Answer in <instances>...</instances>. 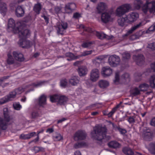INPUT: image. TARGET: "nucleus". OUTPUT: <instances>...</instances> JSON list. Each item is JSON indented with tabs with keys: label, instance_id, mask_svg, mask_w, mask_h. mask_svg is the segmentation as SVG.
I'll return each instance as SVG.
<instances>
[{
	"label": "nucleus",
	"instance_id": "nucleus-43",
	"mask_svg": "<svg viewBox=\"0 0 155 155\" xmlns=\"http://www.w3.org/2000/svg\"><path fill=\"white\" fill-rule=\"evenodd\" d=\"M96 35L99 38L101 39H104L105 37V34L102 32H97Z\"/></svg>",
	"mask_w": 155,
	"mask_h": 155
},
{
	"label": "nucleus",
	"instance_id": "nucleus-62",
	"mask_svg": "<svg viewBox=\"0 0 155 155\" xmlns=\"http://www.w3.org/2000/svg\"><path fill=\"white\" fill-rule=\"evenodd\" d=\"M82 27L83 28L84 31H87L89 32H91L93 31L90 28H86L85 27L84 25H82Z\"/></svg>",
	"mask_w": 155,
	"mask_h": 155
},
{
	"label": "nucleus",
	"instance_id": "nucleus-49",
	"mask_svg": "<svg viewBox=\"0 0 155 155\" xmlns=\"http://www.w3.org/2000/svg\"><path fill=\"white\" fill-rule=\"evenodd\" d=\"M14 91L17 95L21 94L24 91V90L22 87H19L17 89H15Z\"/></svg>",
	"mask_w": 155,
	"mask_h": 155
},
{
	"label": "nucleus",
	"instance_id": "nucleus-36",
	"mask_svg": "<svg viewBox=\"0 0 155 155\" xmlns=\"http://www.w3.org/2000/svg\"><path fill=\"white\" fill-rule=\"evenodd\" d=\"M6 4L4 3L0 4V11L2 13H5L7 11Z\"/></svg>",
	"mask_w": 155,
	"mask_h": 155
},
{
	"label": "nucleus",
	"instance_id": "nucleus-12",
	"mask_svg": "<svg viewBox=\"0 0 155 155\" xmlns=\"http://www.w3.org/2000/svg\"><path fill=\"white\" fill-rule=\"evenodd\" d=\"M133 58L136 61L137 64L139 66H141L144 63V58L143 56L141 54L134 55Z\"/></svg>",
	"mask_w": 155,
	"mask_h": 155
},
{
	"label": "nucleus",
	"instance_id": "nucleus-6",
	"mask_svg": "<svg viewBox=\"0 0 155 155\" xmlns=\"http://www.w3.org/2000/svg\"><path fill=\"white\" fill-rule=\"evenodd\" d=\"M120 61L119 57L116 55L110 56L108 58V62L109 64L112 67H116Z\"/></svg>",
	"mask_w": 155,
	"mask_h": 155
},
{
	"label": "nucleus",
	"instance_id": "nucleus-54",
	"mask_svg": "<svg viewBox=\"0 0 155 155\" xmlns=\"http://www.w3.org/2000/svg\"><path fill=\"white\" fill-rule=\"evenodd\" d=\"M92 52V51L91 50L89 51H84V52H82L81 53V56L82 57H83L87 55H88L91 54Z\"/></svg>",
	"mask_w": 155,
	"mask_h": 155
},
{
	"label": "nucleus",
	"instance_id": "nucleus-25",
	"mask_svg": "<svg viewBox=\"0 0 155 155\" xmlns=\"http://www.w3.org/2000/svg\"><path fill=\"white\" fill-rule=\"evenodd\" d=\"M42 8L41 4L39 2L35 4L33 7V10L36 13V15H39L40 13V11Z\"/></svg>",
	"mask_w": 155,
	"mask_h": 155
},
{
	"label": "nucleus",
	"instance_id": "nucleus-56",
	"mask_svg": "<svg viewBox=\"0 0 155 155\" xmlns=\"http://www.w3.org/2000/svg\"><path fill=\"white\" fill-rule=\"evenodd\" d=\"M143 139L145 141H150L152 140V136H143Z\"/></svg>",
	"mask_w": 155,
	"mask_h": 155
},
{
	"label": "nucleus",
	"instance_id": "nucleus-41",
	"mask_svg": "<svg viewBox=\"0 0 155 155\" xmlns=\"http://www.w3.org/2000/svg\"><path fill=\"white\" fill-rule=\"evenodd\" d=\"M74 54L71 52H68L65 54V56L66 57H68L69 58L67 59V60L69 61H71L73 60Z\"/></svg>",
	"mask_w": 155,
	"mask_h": 155
},
{
	"label": "nucleus",
	"instance_id": "nucleus-51",
	"mask_svg": "<svg viewBox=\"0 0 155 155\" xmlns=\"http://www.w3.org/2000/svg\"><path fill=\"white\" fill-rule=\"evenodd\" d=\"M115 79L114 80V83L118 82L119 81V72H117L115 73Z\"/></svg>",
	"mask_w": 155,
	"mask_h": 155
},
{
	"label": "nucleus",
	"instance_id": "nucleus-23",
	"mask_svg": "<svg viewBox=\"0 0 155 155\" xmlns=\"http://www.w3.org/2000/svg\"><path fill=\"white\" fill-rule=\"evenodd\" d=\"M142 25V23L140 22L136 25L132 27L130 30H129L127 33L124 35V36H127L133 32L136 29L139 28Z\"/></svg>",
	"mask_w": 155,
	"mask_h": 155
},
{
	"label": "nucleus",
	"instance_id": "nucleus-21",
	"mask_svg": "<svg viewBox=\"0 0 155 155\" xmlns=\"http://www.w3.org/2000/svg\"><path fill=\"white\" fill-rule=\"evenodd\" d=\"M78 71L80 76H84L87 74V69L85 66H81L78 68Z\"/></svg>",
	"mask_w": 155,
	"mask_h": 155
},
{
	"label": "nucleus",
	"instance_id": "nucleus-7",
	"mask_svg": "<svg viewBox=\"0 0 155 155\" xmlns=\"http://www.w3.org/2000/svg\"><path fill=\"white\" fill-rule=\"evenodd\" d=\"M86 136H74V140L79 142L74 144V147L75 148H78L86 146V144L84 142H80L81 140H84Z\"/></svg>",
	"mask_w": 155,
	"mask_h": 155
},
{
	"label": "nucleus",
	"instance_id": "nucleus-13",
	"mask_svg": "<svg viewBox=\"0 0 155 155\" xmlns=\"http://www.w3.org/2000/svg\"><path fill=\"white\" fill-rule=\"evenodd\" d=\"M127 17L129 23H130L137 19L138 18L139 14L136 12H133L130 13Z\"/></svg>",
	"mask_w": 155,
	"mask_h": 155
},
{
	"label": "nucleus",
	"instance_id": "nucleus-39",
	"mask_svg": "<svg viewBox=\"0 0 155 155\" xmlns=\"http://www.w3.org/2000/svg\"><path fill=\"white\" fill-rule=\"evenodd\" d=\"M44 150V148L41 147H35L32 149V151L35 153L39 151H43Z\"/></svg>",
	"mask_w": 155,
	"mask_h": 155
},
{
	"label": "nucleus",
	"instance_id": "nucleus-44",
	"mask_svg": "<svg viewBox=\"0 0 155 155\" xmlns=\"http://www.w3.org/2000/svg\"><path fill=\"white\" fill-rule=\"evenodd\" d=\"M116 128L122 135H123L127 132V131L125 129L121 128L119 126H117Z\"/></svg>",
	"mask_w": 155,
	"mask_h": 155
},
{
	"label": "nucleus",
	"instance_id": "nucleus-45",
	"mask_svg": "<svg viewBox=\"0 0 155 155\" xmlns=\"http://www.w3.org/2000/svg\"><path fill=\"white\" fill-rule=\"evenodd\" d=\"M43 131V130H42L40 131H38L37 133H36L35 132H32L30 133H29L28 134H26V135H24L23 136H38L40 133H42ZM20 136H23L22 134Z\"/></svg>",
	"mask_w": 155,
	"mask_h": 155
},
{
	"label": "nucleus",
	"instance_id": "nucleus-60",
	"mask_svg": "<svg viewBox=\"0 0 155 155\" xmlns=\"http://www.w3.org/2000/svg\"><path fill=\"white\" fill-rule=\"evenodd\" d=\"M148 47L152 50H155V42L149 44Z\"/></svg>",
	"mask_w": 155,
	"mask_h": 155
},
{
	"label": "nucleus",
	"instance_id": "nucleus-4",
	"mask_svg": "<svg viewBox=\"0 0 155 155\" xmlns=\"http://www.w3.org/2000/svg\"><path fill=\"white\" fill-rule=\"evenodd\" d=\"M56 26L58 34L63 35L65 32V30L68 28V24L66 22L61 21L57 23Z\"/></svg>",
	"mask_w": 155,
	"mask_h": 155
},
{
	"label": "nucleus",
	"instance_id": "nucleus-14",
	"mask_svg": "<svg viewBox=\"0 0 155 155\" xmlns=\"http://www.w3.org/2000/svg\"><path fill=\"white\" fill-rule=\"evenodd\" d=\"M111 16V13L107 12H104L101 15V21L104 23H107L110 21Z\"/></svg>",
	"mask_w": 155,
	"mask_h": 155
},
{
	"label": "nucleus",
	"instance_id": "nucleus-40",
	"mask_svg": "<svg viewBox=\"0 0 155 155\" xmlns=\"http://www.w3.org/2000/svg\"><path fill=\"white\" fill-rule=\"evenodd\" d=\"M149 87V85L148 84L146 83H144L140 85L139 87L141 91H144L146 90Z\"/></svg>",
	"mask_w": 155,
	"mask_h": 155
},
{
	"label": "nucleus",
	"instance_id": "nucleus-30",
	"mask_svg": "<svg viewBox=\"0 0 155 155\" xmlns=\"http://www.w3.org/2000/svg\"><path fill=\"white\" fill-rule=\"evenodd\" d=\"M143 2L141 0H135L134 2V6L137 9H139L140 8Z\"/></svg>",
	"mask_w": 155,
	"mask_h": 155
},
{
	"label": "nucleus",
	"instance_id": "nucleus-10",
	"mask_svg": "<svg viewBox=\"0 0 155 155\" xmlns=\"http://www.w3.org/2000/svg\"><path fill=\"white\" fill-rule=\"evenodd\" d=\"M76 8V5L75 3H68L65 5L64 9L66 13H70L75 10Z\"/></svg>",
	"mask_w": 155,
	"mask_h": 155
},
{
	"label": "nucleus",
	"instance_id": "nucleus-27",
	"mask_svg": "<svg viewBox=\"0 0 155 155\" xmlns=\"http://www.w3.org/2000/svg\"><path fill=\"white\" fill-rule=\"evenodd\" d=\"M99 86L101 88H104L108 87L109 83L107 81L104 80H101L98 82Z\"/></svg>",
	"mask_w": 155,
	"mask_h": 155
},
{
	"label": "nucleus",
	"instance_id": "nucleus-37",
	"mask_svg": "<svg viewBox=\"0 0 155 155\" xmlns=\"http://www.w3.org/2000/svg\"><path fill=\"white\" fill-rule=\"evenodd\" d=\"M140 91H141L140 89L138 88H135L132 91L131 94L134 96H136L139 95L140 93Z\"/></svg>",
	"mask_w": 155,
	"mask_h": 155
},
{
	"label": "nucleus",
	"instance_id": "nucleus-34",
	"mask_svg": "<svg viewBox=\"0 0 155 155\" xmlns=\"http://www.w3.org/2000/svg\"><path fill=\"white\" fill-rule=\"evenodd\" d=\"M60 95L55 94L52 96H51L50 97V101L52 102H58L59 103V99L60 98Z\"/></svg>",
	"mask_w": 155,
	"mask_h": 155
},
{
	"label": "nucleus",
	"instance_id": "nucleus-52",
	"mask_svg": "<svg viewBox=\"0 0 155 155\" xmlns=\"http://www.w3.org/2000/svg\"><path fill=\"white\" fill-rule=\"evenodd\" d=\"M92 44L91 42H84L82 44V46L84 48H86L90 46Z\"/></svg>",
	"mask_w": 155,
	"mask_h": 155
},
{
	"label": "nucleus",
	"instance_id": "nucleus-16",
	"mask_svg": "<svg viewBox=\"0 0 155 155\" xmlns=\"http://www.w3.org/2000/svg\"><path fill=\"white\" fill-rule=\"evenodd\" d=\"M13 56L15 59L19 61H22L24 60V58L23 55L21 53L16 51H14L13 52Z\"/></svg>",
	"mask_w": 155,
	"mask_h": 155
},
{
	"label": "nucleus",
	"instance_id": "nucleus-57",
	"mask_svg": "<svg viewBox=\"0 0 155 155\" xmlns=\"http://www.w3.org/2000/svg\"><path fill=\"white\" fill-rule=\"evenodd\" d=\"M61 86L63 87H65L67 84V81L66 79L62 80L60 82Z\"/></svg>",
	"mask_w": 155,
	"mask_h": 155
},
{
	"label": "nucleus",
	"instance_id": "nucleus-1",
	"mask_svg": "<svg viewBox=\"0 0 155 155\" xmlns=\"http://www.w3.org/2000/svg\"><path fill=\"white\" fill-rule=\"evenodd\" d=\"M18 33L20 39L18 42L19 46L22 48H29L32 45V43L26 39L29 35L30 32L28 29H22L20 31L18 29Z\"/></svg>",
	"mask_w": 155,
	"mask_h": 155
},
{
	"label": "nucleus",
	"instance_id": "nucleus-5",
	"mask_svg": "<svg viewBox=\"0 0 155 155\" xmlns=\"http://www.w3.org/2000/svg\"><path fill=\"white\" fill-rule=\"evenodd\" d=\"M107 130L106 127H101L96 126L93 128V131L91 132L92 136L94 135H105L107 132Z\"/></svg>",
	"mask_w": 155,
	"mask_h": 155
},
{
	"label": "nucleus",
	"instance_id": "nucleus-64",
	"mask_svg": "<svg viewBox=\"0 0 155 155\" xmlns=\"http://www.w3.org/2000/svg\"><path fill=\"white\" fill-rule=\"evenodd\" d=\"M81 17L80 14L76 12L74 14L73 17L77 19Z\"/></svg>",
	"mask_w": 155,
	"mask_h": 155
},
{
	"label": "nucleus",
	"instance_id": "nucleus-20",
	"mask_svg": "<svg viewBox=\"0 0 155 155\" xmlns=\"http://www.w3.org/2000/svg\"><path fill=\"white\" fill-rule=\"evenodd\" d=\"M24 13V10L22 7L18 6L17 7L15 10V14L18 17H20L23 16Z\"/></svg>",
	"mask_w": 155,
	"mask_h": 155
},
{
	"label": "nucleus",
	"instance_id": "nucleus-61",
	"mask_svg": "<svg viewBox=\"0 0 155 155\" xmlns=\"http://www.w3.org/2000/svg\"><path fill=\"white\" fill-rule=\"evenodd\" d=\"M53 139L55 141H59L63 139L62 136H53Z\"/></svg>",
	"mask_w": 155,
	"mask_h": 155
},
{
	"label": "nucleus",
	"instance_id": "nucleus-3",
	"mask_svg": "<svg viewBox=\"0 0 155 155\" xmlns=\"http://www.w3.org/2000/svg\"><path fill=\"white\" fill-rule=\"evenodd\" d=\"M131 6L130 4H126L118 7L116 10V14L120 17L129 11Z\"/></svg>",
	"mask_w": 155,
	"mask_h": 155
},
{
	"label": "nucleus",
	"instance_id": "nucleus-29",
	"mask_svg": "<svg viewBox=\"0 0 155 155\" xmlns=\"http://www.w3.org/2000/svg\"><path fill=\"white\" fill-rule=\"evenodd\" d=\"M7 56L8 58L7 59V64L9 65L13 64L15 62V60L11 53H8Z\"/></svg>",
	"mask_w": 155,
	"mask_h": 155
},
{
	"label": "nucleus",
	"instance_id": "nucleus-59",
	"mask_svg": "<svg viewBox=\"0 0 155 155\" xmlns=\"http://www.w3.org/2000/svg\"><path fill=\"white\" fill-rule=\"evenodd\" d=\"M117 110V109H116V108H113L112 110L108 114V117H111L114 114L116 111Z\"/></svg>",
	"mask_w": 155,
	"mask_h": 155
},
{
	"label": "nucleus",
	"instance_id": "nucleus-42",
	"mask_svg": "<svg viewBox=\"0 0 155 155\" xmlns=\"http://www.w3.org/2000/svg\"><path fill=\"white\" fill-rule=\"evenodd\" d=\"M87 134L85 131L80 130L77 131L74 136H86Z\"/></svg>",
	"mask_w": 155,
	"mask_h": 155
},
{
	"label": "nucleus",
	"instance_id": "nucleus-18",
	"mask_svg": "<svg viewBox=\"0 0 155 155\" xmlns=\"http://www.w3.org/2000/svg\"><path fill=\"white\" fill-rule=\"evenodd\" d=\"M46 97L45 95H42L37 100V103L40 106L43 107L46 104Z\"/></svg>",
	"mask_w": 155,
	"mask_h": 155
},
{
	"label": "nucleus",
	"instance_id": "nucleus-19",
	"mask_svg": "<svg viewBox=\"0 0 155 155\" xmlns=\"http://www.w3.org/2000/svg\"><path fill=\"white\" fill-rule=\"evenodd\" d=\"M8 28H11V30H14L15 29H16V32L18 33V29H19L20 31L22 30H21L20 28H16L15 27V23L14 20L12 18H10L8 21Z\"/></svg>",
	"mask_w": 155,
	"mask_h": 155
},
{
	"label": "nucleus",
	"instance_id": "nucleus-47",
	"mask_svg": "<svg viewBox=\"0 0 155 155\" xmlns=\"http://www.w3.org/2000/svg\"><path fill=\"white\" fill-rule=\"evenodd\" d=\"M123 58L124 60L128 59L130 58V55L129 53L125 52L122 54Z\"/></svg>",
	"mask_w": 155,
	"mask_h": 155
},
{
	"label": "nucleus",
	"instance_id": "nucleus-24",
	"mask_svg": "<svg viewBox=\"0 0 155 155\" xmlns=\"http://www.w3.org/2000/svg\"><path fill=\"white\" fill-rule=\"evenodd\" d=\"M150 153L153 155H155V142L150 143L147 147Z\"/></svg>",
	"mask_w": 155,
	"mask_h": 155
},
{
	"label": "nucleus",
	"instance_id": "nucleus-33",
	"mask_svg": "<svg viewBox=\"0 0 155 155\" xmlns=\"http://www.w3.org/2000/svg\"><path fill=\"white\" fill-rule=\"evenodd\" d=\"M17 94L15 92V91H12L9 93V94L6 96V97H8V101L12 100L13 98H15Z\"/></svg>",
	"mask_w": 155,
	"mask_h": 155
},
{
	"label": "nucleus",
	"instance_id": "nucleus-31",
	"mask_svg": "<svg viewBox=\"0 0 155 155\" xmlns=\"http://www.w3.org/2000/svg\"><path fill=\"white\" fill-rule=\"evenodd\" d=\"M79 81L76 77H73L71 78L69 80L70 83L73 86H75L78 83Z\"/></svg>",
	"mask_w": 155,
	"mask_h": 155
},
{
	"label": "nucleus",
	"instance_id": "nucleus-53",
	"mask_svg": "<svg viewBox=\"0 0 155 155\" xmlns=\"http://www.w3.org/2000/svg\"><path fill=\"white\" fill-rule=\"evenodd\" d=\"M129 74L127 73H126L123 74L121 76V78L123 80H129Z\"/></svg>",
	"mask_w": 155,
	"mask_h": 155
},
{
	"label": "nucleus",
	"instance_id": "nucleus-9",
	"mask_svg": "<svg viewBox=\"0 0 155 155\" xmlns=\"http://www.w3.org/2000/svg\"><path fill=\"white\" fill-rule=\"evenodd\" d=\"M99 71L97 69L92 70L90 73V79L93 82L97 81L99 77Z\"/></svg>",
	"mask_w": 155,
	"mask_h": 155
},
{
	"label": "nucleus",
	"instance_id": "nucleus-8",
	"mask_svg": "<svg viewBox=\"0 0 155 155\" xmlns=\"http://www.w3.org/2000/svg\"><path fill=\"white\" fill-rule=\"evenodd\" d=\"M86 136H74V140L79 142L74 144V147L75 148H78L86 146V144L84 142H80L81 140H84Z\"/></svg>",
	"mask_w": 155,
	"mask_h": 155
},
{
	"label": "nucleus",
	"instance_id": "nucleus-38",
	"mask_svg": "<svg viewBox=\"0 0 155 155\" xmlns=\"http://www.w3.org/2000/svg\"><path fill=\"white\" fill-rule=\"evenodd\" d=\"M143 134L144 136H152L153 134L149 129L144 128L143 130Z\"/></svg>",
	"mask_w": 155,
	"mask_h": 155
},
{
	"label": "nucleus",
	"instance_id": "nucleus-55",
	"mask_svg": "<svg viewBox=\"0 0 155 155\" xmlns=\"http://www.w3.org/2000/svg\"><path fill=\"white\" fill-rule=\"evenodd\" d=\"M13 107L15 110H19L21 107V105L18 103H15L13 104Z\"/></svg>",
	"mask_w": 155,
	"mask_h": 155
},
{
	"label": "nucleus",
	"instance_id": "nucleus-28",
	"mask_svg": "<svg viewBox=\"0 0 155 155\" xmlns=\"http://www.w3.org/2000/svg\"><path fill=\"white\" fill-rule=\"evenodd\" d=\"M68 97L64 96H60L59 99V103L60 105L65 104L68 101Z\"/></svg>",
	"mask_w": 155,
	"mask_h": 155
},
{
	"label": "nucleus",
	"instance_id": "nucleus-58",
	"mask_svg": "<svg viewBox=\"0 0 155 155\" xmlns=\"http://www.w3.org/2000/svg\"><path fill=\"white\" fill-rule=\"evenodd\" d=\"M117 110V109H116V108H113L112 110L108 114V117H111L114 114L116 111Z\"/></svg>",
	"mask_w": 155,
	"mask_h": 155
},
{
	"label": "nucleus",
	"instance_id": "nucleus-50",
	"mask_svg": "<svg viewBox=\"0 0 155 155\" xmlns=\"http://www.w3.org/2000/svg\"><path fill=\"white\" fill-rule=\"evenodd\" d=\"M8 98V97H6L5 96L4 97L0 99V104H3L8 101L7 99Z\"/></svg>",
	"mask_w": 155,
	"mask_h": 155
},
{
	"label": "nucleus",
	"instance_id": "nucleus-63",
	"mask_svg": "<svg viewBox=\"0 0 155 155\" xmlns=\"http://www.w3.org/2000/svg\"><path fill=\"white\" fill-rule=\"evenodd\" d=\"M138 36L136 35H133L131 36L130 37V39L134 40L138 38Z\"/></svg>",
	"mask_w": 155,
	"mask_h": 155
},
{
	"label": "nucleus",
	"instance_id": "nucleus-32",
	"mask_svg": "<svg viewBox=\"0 0 155 155\" xmlns=\"http://www.w3.org/2000/svg\"><path fill=\"white\" fill-rule=\"evenodd\" d=\"M124 153L127 155H133L134 153L131 149L127 147H125L123 149Z\"/></svg>",
	"mask_w": 155,
	"mask_h": 155
},
{
	"label": "nucleus",
	"instance_id": "nucleus-22",
	"mask_svg": "<svg viewBox=\"0 0 155 155\" xmlns=\"http://www.w3.org/2000/svg\"><path fill=\"white\" fill-rule=\"evenodd\" d=\"M107 8V5L105 3L103 2H100L98 4L97 7L98 13H100L106 10Z\"/></svg>",
	"mask_w": 155,
	"mask_h": 155
},
{
	"label": "nucleus",
	"instance_id": "nucleus-11",
	"mask_svg": "<svg viewBox=\"0 0 155 155\" xmlns=\"http://www.w3.org/2000/svg\"><path fill=\"white\" fill-rule=\"evenodd\" d=\"M112 73V70L109 67H105L103 68L101 72L103 77H107L110 76Z\"/></svg>",
	"mask_w": 155,
	"mask_h": 155
},
{
	"label": "nucleus",
	"instance_id": "nucleus-2",
	"mask_svg": "<svg viewBox=\"0 0 155 155\" xmlns=\"http://www.w3.org/2000/svg\"><path fill=\"white\" fill-rule=\"evenodd\" d=\"M142 10L145 15L150 13H153L155 12V2H147L142 6Z\"/></svg>",
	"mask_w": 155,
	"mask_h": 155
},
{
	"label": "nucleus",
	"instance_id": "nucleus-48",
	"mask_svg": "<svg viewBox=\"0 0 155 155\" xmlns=\"http://www.w3.org/2000/svg\"><path fill=\"white\" fill-rule=\"evenodd\" d=\"M39 117V115L36 111H33L31 114V118L32 119L36 118Z\"/></svg>",
	"mask_w": 155,
	"mask_h": 155
},
{
	"label": "nucleus",
	"instance_id": "nucleus-46",
	"mask_svg": "<svg viewBox=\"0 0 155 155\" xmlns=\"http://www.w3.org/2000/svg\"><path fill=\"white\" fill-rule=\"evenodd\" d=\"M135 116H130L129 117L127 120L130 124H133L135 122Z\"/></svg>",
	"mask_w": 155,
	"mask_h": 155
},
{
	"label": "nucleus",
	"instance_id": "nucleus-17",
	"mask_svg": "<svg viewBox=\"0 0 155 155\" xmlns=\"http://www.w3.org/2000/svg\"><path fill=\"white\" fill-rule=\"evenodd\" d=\"M127 16L125 18H120L118 19L117 22L118 25L122 27L126 26L128 23H129Z\"/></svg>",
	"mask_w": 155,
	"mask_h": 155
},
{
	"label": "nucleus",
	"instance_id": "nucleus-26",
	"mask_svg": "<svg viewBox=\"0 0 155 155\" xmlns=\"http://www.w3.org/2000/svg\"><path fill=\"white\" fill-rule=\"evenodd\" d=\"M109 147L114 149L119 148L120 147V144L116 141H112L108 144Z\"/></svg>",
	"mask_w": 155,
	"mask_h": 155
},
{
	"label": "nucleus",
	"instance_id": "nucleus-15",
	"mask_svg": "<svg viewBox=\"0 0 155 155\" xmlns=\"http://www.w3.org/2000/svg\"><path fill=\"white\" fill-rule=\"evenodd\" d=\"M110 136H92L93 139L97 140L98 142H105L109 140Z\"/></svg>",
	"mask_w": 155,
	"mask_h": 155
},
{
	"label": "nucleus",
	"instance_id": "nucleus-35",
	"mask_svg": "<svg viewBox=\"0 0 155 155\" xmlns=\"http://www.w3.org/2000/svg\"><path fill=\"white\" fill-rule=\"evenodd\" d=\"M150 85L152 87H155V75L151 76L149 80Z\"/></svg>",
	"mask_w": 155,
	"mask_h": 155
}]
</instances>
